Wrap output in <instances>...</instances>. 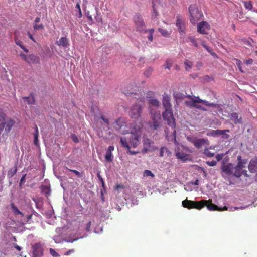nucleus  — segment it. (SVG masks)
<instances>
[{"instance_id": "nucleus-13", "label": "nucleus", "mask_w": 257, "mask_h": 257, "mask_svg": "<svg viewBox=\"0 0 257 257\" xmlns=\"http://www.w3.org/2000/svg\"><path fill=\"white\" fill-rule=\"evenodd\" d=\"M83 221H74L73 224V230L76 232L77 234H78L80 236L77 237V238L74 239V240H76L78 238H81L83 237V236H81V234L83 231Z\"/></svg>"}, {"instance_id": "nucleus-27", "label": "nucleus", "mask_w": 257, "mask_h": 257, "mask_svg": "<svg viewBox=\"0 0 257 257\" xmlns=\"http://www.w3.org/2000/svg\"><path fill=\"white\" fill-rule=\"evenodd\" d=\"M208 141L207 139H205V138L198 139L197 138L196 140L195 143L194 145L196 148H199L203 145H204L205 144H207L208 143Z\"/></svg>"}, {"instance_id": "nucleus-48", "label": "nucleus", "mask_w": 257, "mask_h": 257, "mask_svg": "<svg viewBox=\"0 0 257 257\" xmlns=\"http://www.w3.org/2000/svg\"><path fill=\"white\" fill-rule=\"evenodd\" d=\"M100 119H101L104 122L107 124V125H110V122H109V119L106 117V116L104 115H101L100 116Z\"/></svg>"}, {"instance_id": "nucleus-56", "label": "nucleus", "mask_w": 257, "mask_h": 257, "mask_svg": "<svg viewBox=\"0 0 257 257\" xmlns=\"http://www.w3.org/2000/svg\"><path fill=\"white\" fill-rule=\"evenodd\" d=\"M171 66H172L171 62L169 60H167L166 62V64H165L166 68L170 69Z\"/></svg>"}, {"instance_id": "nucleus-37", "label": "nucleus", "mask_w": 257, "mask_h": 257, "mask_svg": "<svg viewBox=\"0 0 257 257\" xmlns=\"http://www.w3.org/2000/svg\"><path fill=\"white\" fill-rule=\"evenodd\" d=\"M201 45L212 56H214L216 55L215 53L213 52V50L207 46L204 41L202 42Z\"/></svg>"}, {"instance_id": "nucleus-32", "label": "nucleus", "mask_w": 257, "mask_h": 257, "mask_svg": "<svg viewBox=\"0 0 257 257\" xmlns=\"http://www.w3.org/2000/svg\"><path fill=\"white\" fill-rule=\"evenodd\" d=\"M35 130L34 133V143L36 145H38L39 144L38 137H39V131L38 128L36 125H35Z\"/></svg>"}, {"instance_id": "nucleus-10", "label": "nucleus", "mask_w": 257, "mask_h": 257, "mask_svg": "<svg viewBox=\"0 0 257 257\" xmlns=\"http://www.w3.org/2000/svg\"><path fill=\"white\" fill-rule=\"evenodd\" d=\"M221 170L222 173L227 175H232L234 176L235 166L232 163H228L226 165L221 166Z\"/></svg>"}, {"instance_id": "nucleus-23", "label": "nucleus", "mask_w": 257, "mask_h": 257, "mask_svg": "<svg viewBox=\"0 0 257 257\" xmlns=\"http://www.w3.org/2000/svg\"><path fill=\"white\" fill-rule=\"evenodd\" d=\"M40 62V58L34 55V54H30L28 55L27 60L26 62L29 64H39Z\"/></svg>"}, {"instance_id": "nucleus-57", "label": "nucleus", "mask_w": 257, "mask_h": 257, "mask_svg": "<svg viewBox=\"0 0 257 257\" xmlns=\"http://www.w3.org/2000/svg\"><path fill=\"white\" fill-rule=\"evenodd\" d=\"M203 66V63L201 61H198L196 64L197 70H200Z\"/></svg>"}, {"instance_id": "nucleus-31", "label": "nucleus", "mask_w": 257, "mask_h": 257, "mask_svg": "<svg viewBox=\"0 0 257 257\" xmlns=\"http://www.w3.org/2000/svg\"><path fill=\"white\" fill-rule=\"evenodd\" d=\"M14 121L12 119H10L6 123H5V125L6 124L5 131L9 132L14 125Z\"/></svg>"}, {"instance_id": "nucleus-41", "label": "nucleus", "mask_w": 257, "mask_h": 257, "mask_svg": "<svg viewBox=\"0 0 257 257\" xmlns=\"http://www.w3.org/2000/svg\"><path fill=\"white\" fill-rule=\"evenodd\" d=\"M158 31L162 34V35L164 37H169L170 35L169 33L166 30L159 28H158Z\"/></svg>"}, {"instance_id": "nucleus-14", "label": "nucleus", "mask_w": 257, "mask_h": 257, "mask_svg": "<svg viewBox=\"0 0 257 257\" xmlns=\"http://www.w3.org/2000/svg\"><path fill=\"white\" fill-rule=\"evenodd\" d=\"M186 98H189L190 100L194 101L195 103H202L205 106L216 107L217 104L213 103H209L208 101L201 99L198 96L193 97L191 95H188L186 96Z\"/></svg>"}, {"instance_id": "nucleus-28", "label": "nucleus", "mask_w": 257, "mask_h": 257, "mask_svg": "<svg viewBox=\"0 0 257 257\" xmlns=\"http://www.w3.org/2000/svg\"><path fill=\"white\" fill-rule=\"evenodd\" d=\"M171 153L170 151L165 147H162L161 148L160 152V156L163 157L164 156H169Z\"/></svg>"}, {"instance_id": "nucleus-5", "label": "nucleus", "mask_w": 257, "mask_h": 257, "mask_svg": "<svg viewBox=\"0 0 257 257\" xmlns=\"http://www.w3.org/2000/svg\"><path fill=\"white\" fill-rule=\"evenodd\" d=\"M247 162V159H243L240 155L237 156V164L235 166L234 176L238 178L242 175V169L245 167Z\"/></svg>"}, {"instance_id": "nucleus-33", "label": "nucleus", "mask_w": 257, "mask_h": 257, "mask_svg": "<svg viewBox=\"0 0 257 257\" xmlns=\"http://www.w3.org/2000/svg\"><path fill=\"white\" fill-rule=\"evenodd\" d=\"M11 209L12 210V211L13 212L14 214L15 215H21L22 216H24V214L20 211L19 209L17 208V207H16L13 203H12L11 204Z\"/></svg>"}, {"instance_id": "nucleus-39", "label": "nucleus", "mask_w": 257, "mask_h": 257, "mask_svg": "<svg viewBox=\"0 0 257 257\" xmlns=\"http://www.w3.org/2000/svg\"><path fill=\"white\" fill-rule=\"evenodd\" d=\"M6 116V114L2 110H0V125L3 124L5 125L4 121Z\"/></svg>"}, {"instance_id": "nucleus-29", "label": "nucleus", "mask_w": 257, "mask_h": 257, "mask_svg": "<svg viewBox=\"0 0 257 257\" xmlns=\"http://www.w3.org/2000/svg\"><path fill=\"white\" fill-rule=\"evenodd\" d=\"M41 191L43 193L45 196L48 197L51 193V189L50 187L46 185H42L41 187Z\"/></svg>"}, {"instance_id": "nucleus-36", "label": "nucleus", "mask_w": 257, "mask_h": 257, "mask_svg": "<svg viewBox=\"0 0 257 257\" xmlns=\"http://www.w3.org/2000/svg\"><path fill=\"white\" fill-rule=\"evenodd\" d=\"M243 4H244V6L246 9L248 10H251L253 8V5L251 1H242Z\"/></svg>"}, {"instance_id": "nucleus-25", "label": "nucleus", "mask_w": 257, "mask_h": 257, "mask_svg": "<svg viewBox=\"0 0 257 257\" xmlns=\"http://www.w3.org/2000/svg\"><path fill=\"white\" fill-rule=\"evenodd\" d=\"M114 147L113 146H109L106 151V153L105 156V158L106 161L108 162H111L113 160V156L112 154V151L114 150Z\"/></svg>"}, {"instance_id": "nucleus-52", "label": "nucleus", "mask_w": 257, "mask_h": 257, "mask_svg": "<svg viewBox=\"0 0 257 257\" xmlns=\"http://www.w3.org/2000/svg\"><path fill=\"white\" fill-rule=\"evenodd\" d=\"M50 254L54 257H57L59 256L57 252L55 251V250L52 248L50 249Z\"/></svg>"}, {"instance_id": "nucleus-22", "label": "nucleus", "mask_w": 257, "mask_h": 257, "mask_svg": "<svg viewBox=\"0 0 257 257\" xmlns=\"http://www.w3.org/2000/svg\"><path fill=\"white\" fill-rule=\"evenodd\" d=\"M113 125L115 129L119 132L120 129L125 125V121L124 119L119 117L115 120Z\"/></svg>"}, {"instance_id": "nucleus-62", "label": "nucleus", "mask_w": 257, "mask_h": 257, "mask_svg": "<svg viewBox=\"0 0 257 257\" xmlns=\"http://www.w3.org/2000/svg\"><path fill=\"white\" fill-rule=\"evenodd\" d=\"M75 252V250L74 249H70L68 251H66L64 254L65 255H69L71 253H73Z\"/></svg>"}, {"instance_id": "nucleus-2", "label": "nucleus", "mask_w": 257, "mask_h": 257, "mask_svg": "<svg viewBox=\"0 0 257 257\" xmlns=\"http://www.w3.org/2000/svg\"><path fill=\"white\" fill-rule=\"evenodd\" d=\"M189 20L192 24H195L203 17L202 11L196 4L191 5L188 8Z\"/></svg>"}, {"instance_id": "nucleus-49", "label": "nucleus", "mask_w": 257, "mask_h": 257, "mask_svg": "<svg viewBox=\"0 0 257 257\" xmlns=\"http://www.w3.org/2000/svg\"><path fill=\"white\" fill-rule=\"evenodd\" d=\"M34 29L35 30H38L40 29H44V26L42 24H35L33 26Z\"/></svg>"}, {"instance_id": "nucleus-24", "label": "nucleus", "mask_w": 257, "mask_h": 257, "mask_svg": "<svg viewBox=\"0 0 257 257\" xmlns=\"http://www.w3.org/2000/svg\"><path fill=\"white\" fill-rule=\"evenodd\" d=\"M224 131H227V133H229L230 132L229 130H211L207 133V135L208 136H212V137L220 136L221 135L223 134V133H224Z\"/></svg>"}, {"instance_id": "nucleus-60", "label": "nucleus", "mask_w": 257, "mask_h": 257, "mask_svg": "<svg viewBox=\"0 0 257 257\" xmlns=\"http://www.w3.org/2000/svg\"><path fill=\"white\" fill-rule=\"evenodd\" d=\"M15 43L18 45L19 46H20L21 48H23L22 47L24 46L23 44H22V42L21 41H20V40H18V39H16L15 40Z\"/></svg>"}, {"instance_id": "nucleus-47", "label": "nucleus", "mask_w": 257, "mask_h": 257, "mask_svg": "<svg viewBox=\"0 0 257 257\" xmlns=\"http://www.w3.org/2000/svg\"><path fill=\"white\" fill-rule=\"evenodd\" d=\"M152 72H153V68L149 67L148 69H147L146 70V71L144 72V75L146 77H148L150 76V75L151 74Z\"/></svg>"}, {"instance_id": "nucleus-43", "label": "nucleus", "mask_w": 257, "mask_h": 257, "mask_svg": "<svg viewBox=\"0 0 257 257\" xmlns=\"http://www.w3.org/2000/svg\"><path fill=\"white\" fill-rule=\"evenodd\" d=\"M143 175L146 177L150 176L152 178L154 177V174L150 170H145L144 171Z\"/></svg>"}, {"instance_id": "nucleus-12", "label": "nucleus", "mask_w": 257, "mask_h": 257, "mask_svg": "<svg viewBox=\"0 0 257 257\" xmlns=\"http://www.w3.org/2000/svg\"><path fill=\"white\" fill-rule=\"evenodd\" d=\"M206 202L204 203V206H206L207 209L210 211H223V210H227V207L226 206H224L223 208L219 207L217 205L213 204L212 203L211 200H204Z\"/></svg>"}, {"instance_id": "nucleus-8", "label": "nucleus", "mask_w": 257, "mask_h": 257, "mask_svg": "<svg viewBox=\"0 0 257 257\" xmlns=\"http://www.w3.org/2000/svg\"><path fill=\"white\" fill-rule=\"evenodd\" d=\"M176 25L181 35H184L186 33L185 20L180 15L176 17Z\"/></svg>"}, {"instance_id": "nucleus-44", "label": "nucleus", "mask_w": 257, "mask_h": 257, "mask_svg": "<svg viewBox=\"0 0 257 257\" xmlns=\"http://www.w3.org/2000/svg\"><path fill=\"white\" fill-rule=\"evenodd\" d=\"M194 103H195L194 101L193 100H191L190 101H185V105L189 108H193Z\"/></svg>"}, {"instance_id": "nucleus-19", "label": "nucleus", "mask_w": 257, "mask_h": 257, "mask_svg": "<svg viewBox=\"0 0 257 257\" xmlns=\"http://www.w3.org/2000/svg\"><path fill=\"white\" fill-rule=\"evenodd\" d=\"M154 144V142L148 138H144L143 140V152L146 153L150 151L152 147V145Z\"/></svg>"}, {"instance_id": "nucleus-45", "label": "nucleus", "mask_w": 257, "mask_h": 257, "mask_svg": "<svg viewBox=\"0 0 257 257\" xmlns=\"http://www.w3.org/2000/svg\"><path fill=\"white\" fill-rule=\"evenodd\" d=\"M204 153L208 157H213L214 155V153L211 152L209 149H205Z\"/></svg>"}, {"instance_id": "nucleus-17", "label": "nucleus", "mask_w": 257, "mask_h": 257, "mask_svg": "<svg viewBox=\"0 0 257 257\" xmlns=\"http://www.w3.org/2000/svg\"><path fill=\"white\" fill-rule=\"evenodd\" d=\"M170 101V96L167 94H164L163 95L162 104L165 110L172 109V105Z\"/></svg>"}, {"instance_id": "nucleus-59", "label": "nucleus", "mask_w": 257, "mask_h": 257, "mask_svg": "<svg viewBox=\"0 0 257 257\" xmlns=\"http://www.w3.org/2000/svg\"><path fill=\"white\" fill-rule=\"evenodd\" d=\"M69 171L72 172H73L75 174H76L78 177H80L81 176L80 173L79 171H77L76 170L69 169Z\"/></svg>"}, {"instance_id": "nucleus-55", "label": "nucleus", "mask_w": 257, "mask_h": 257, "mask_svg": "<svg viewBox=\"0 0 257 257\" xmlns=\"http://www.w3.org/2000/svg\"><path fill=\"white\" fill-rule=\"evenodd\" d=\"M206 164L209 166H216L217 162L215 161H207Z\"/></svg>"}, {"instance_id": "nucleus-21", "label": "nucleus", "mask_w": 257, "mask_h": 257, "mask_svg": "<svg viewBox=\"0 0 257 257\" xmlns=\"http://www.w3.org/2000/svg\"><path fill=\"white\" fill-rule=\"evenodd\" d=\"M229 117L235 124H241L242 122V118L239 116L236 112H232L229 114Z\"/></svg>"}, {"instance_id": "nucleus-61", "label": "nucleus", "mask_w": 257, "mask_h": 257, "mask_svg": "<svg viewBox=\"0 0 257 257\" xmlns=\"http://www.w3.org/2000/svg\"><path fill=\"white\" fill-rule=\"evenodd\" d=\"M227 131H224L223 134H222V138L224 139H228L230 137L229 135L226 134Z\"/></svg>"}, {"instance_id": "nucleus-18", "label": "nucleus", "mask_w": 257, "mask_h": 257, "mask_svg": "<svg viewBox=\"0 0 257 257\" xmlns=\"http://www.w3.org/2000/svg\"><path fill=\"white\" fill-rule=\"evenodd\" d=\"M248 168L250 172L254 173L257 172V156L252 158L248 164Z\"/></svg>"}, {"instance_id": "nucleus-7", "label": "nucleus", "mask_w": 257, "mask_h": 257, "mask_svg": "<svg viewBox=\"0 0 257 257\" xmlns=\"http://www.w3.org/2000/svg\"><path fill=\"white\" fill-rule=\"evenodd\" d=\"M137 31L143 32L145 30L146 25L142 17L139 14H136L133 18Z\"/></svg>"}, {"instance_id": "nucleus-50", "label": "nucleus", "mask_w": 257, "mask_h": 257, "mask_svg": "<svg viewBox=\"0 0 257 257\" xmlns=\"http://www.w3.org/2000/svg\"><path fill=\"white\" fill-rule=\"evenodd\" d=\"M235 60L236 61V64H237V66H238V68H239L240 71L242 73L243 72V71L242 69V67H241V64H242V62L241 61L238 59H235Z\"/></svg>"}, {"instance_id": "nucleus-51", "label": "nucleus", "mask_w": 257, "mask_h": 257, "mask_svg": "<svg viewBox=\"0 0 257 257\" xmlns=\"http://www.w3.org/2000/svg\"><path fill=\"white\" fill-rule=\"evenodd\" d=\"M229 161V158L228 157L226 156L225 157H224L223 159V160L221 162V166H223V165H226L227 164H228V162Z\"/></svg>"}, {"instance_id": "nucleus-64", "label": "nucleus", "mask_w": 257, "mask_h": 257, "mask_svg": "<svg viewBox=\"0 0 257 257\" xmlns=\"http://www.w3.org/2000/svg\"><path fill=\"white\" fill-rule=\"evenodd\" d=\"M26 174L23 175L22 177L20 179V185L23 183L25 182V177H26Z\"/></svg>"}, {"instance_id": "nucleus-34", "label": "nucleus", "mask_w": 257, "mask_h": 257, "mask_svg": "<svg viewBox=\"0 0 257 257\" xmlns=\"http://www.w3.org/2000/svg\"><path fill=\"white\" fill-rule=\"evenodd\" d=\"M17 167L16 165L14 167V168L10 169L7 173V176L9 178H12L17 172Z\"/></svg>"}, {"instance_id": "nucleus-15", "label": "nucleus", "mask_w": 257, "mask_h": 257, "mask_svg": "<svg viewBox=\"0 0 257 257\" xmlns=\"http://www.w3.org/2000/svg\"><path fill=\"white\" fill-rule=\"evenodd\" d=\"M33 254L34 257H40L43 254V251L42 245L40 243H37L32 246Z\"/></svg>"}, {"instance_id": "nucleus-20", "label": "nucleus", "mask_w": 257, "mask_h": 257, "mask_svg": "<svg viewBox=\"0 0 257 257\" xmlns=\"http://www.w3.org/2000/svg\"><path fill=\"white\" fill-rule=\"evenodd\" d=\"M55 44L57 46L63 48L68 47L70 45L69 41L66 36L61 37L59 40L56 41Z\"/></svg>"}, {"instance_id": "nucleus-35", "label": "nucleus", "mask_w": 257, "mask_h": 257, "mask_svg": "<svg viewBox=\"0 0 257 257\" xmlns=\"http://www.w3.org/2000/svg\"><path fill=\"white\" fill-rule=\"evenodd\" d=\"M184 64L185 65V69L187 71H189L191 69L193 65V63L192 61H190L188 59H186L184 62Z\"/></svg>"}, {"instance_id": "nucleus-58", "label": "nucleus", "mask_w": 257, "mask_h": 257, "mask_svg": "<svg viewBox=\"0 0 257 257\" xmlns=\"http://www.w3.org/2000/svg\"><path fill=\"white\" fill-rule=\"evenodd\" d=\"M91 226V221H89L87 223L86 226V228H85V229H86V230L87 232H89L90 231Z\"/></svg>"}, {"instance_id": "nucleus-30", "label": "nucleus", "mask_w": 257, "mask_h": 257, "mask_svg": "<svg viewBox=\"0 0 257 257\" xmlns=\"http://www.w3.org/2000/svg\"><path fill=\"white\" fill-rule=\"evenodd\" d=\"M22 99L26 101L28 104H34L35 102V98L33 95L28 97H23Z\"/></svg>"}, {"instance_id": "nucleus-46", "label": "nucleus", "mask_w": 257, "mask_h": 257, "mask_svg": "<svg viewBox=\"0 0 257 257\" xmlns=\"http://www.w3.org/2000/svg\"><path fill=\"white\" fill-rule=\"evenodd\" d=\"M196 139H197V137H194L193 136H191V135L188 136L187 137V140L188 141H189L190 142L193 143L194 145L195 143Z\"/></svg>"}, {"instance_id": "nucleus-6", "label": "nucleus", "mask_w": 257, "mask_h": 257, "mask_svg": "<svg viewBox=\"0 0 257 257\" xmlns=\"http://www.w3.org/2000/svg\"><path fill=\"white\" fill-rule=\"evenodd\" d=\"M143 110V106L138 103L134 104L129 111V115L132 118H140Z\"/></svg>"}, {"instance_id": "nucleus-42", "label": "nucleus", "mask_w": 257, "mask_h": 257, "mask_svg": "<svg viewBox=\"0 0 257 257\" xmlns=\"http://www.w3.org/2000/svg\"><path fill=\"white\" fill-rule=\"evenodd\" d=\"M188 39L192 43V44L194 46H195L196 47H198V43L197 42V40H196V39L194 37L189 36V37H188Z\"/></svg>"}, {"instance_id": "nucleus-38", "label": "nucleus", "mask_w": 257, "mask_h": 257, "mask_svg": "<svg viewBox=\"0 0 257 257\" xmlns=\"http://www.w3.org/2000/svg\"><path fill=\"white\" fill-rule=\"evenodd\" d=\"M144 32L145 33H146V32H148L149 35L148 37V39L149 41H150L151 42H152L153 40V33L154 32V29L152 28V29H150L148 30H145L144 31Z\"/></svg>"}, {"instance_id": "nucleus-4", "label": "nucleus", "mask_w": 257, "mask_h": 257, "mask_svg": "<svg viewBox=\"0 0 257 257\" xmlns=\"http://www.w3.org/2000/svg\"><path fill=\"white\" fill-rule=\"evenodd\" d=\"M162 117L164 120L167 122L169 126L175 128L176 122L173 116L172 109L165 110L162 113Z\"/></svg>"}, {"instance_id": "nucleus-3", "label": "nucleus", "mask_w": 257, "mask_h": 257, "mask_svg": "<svg viewBox=\"0 0 257 257\" xmlns=\"http://www.w3.org/2000/svg\"><path fill=\"white\" fill-rule=\"evenodd\" d=\"M205 202L204 200H202L200 201H193L186 199L182 201V205L183 207L188 209L195 208L200 210L204 207V203Z\"/></svg>"}, {"instance_id": "nucleus-26", "label": "nucleus", "mask_w": 257, "mask_h": 257, "mask_svg": "<svg viewBox=\"0 0 257 257\" xmlns=\"http://www.w3.org/2000/svg\"><path fill=\"white\" fill-rule=\"evenodd\" d=\"M176 157L183 161H186L189 159L190 155L186 153L181 151H176Z\"/></svg>"}, {"instance_id": "nucleus-16", "label": "nucleus", "mask_w": 257, "mask_h": 257, "mask_svg": "<svg viewBox=\"0 0 257 257\" xmlns=\"http://www.w3.org/2000/svg\"><path fill=\"white\" fill-rule=\"evenodd\" d=\"M149 103V109L150 110V114L153 111H159L156 110V109H158L160 106L159 101L156 99H150L148 101Z\"/></svg>"}, {"instance_id": "nucleus-53", "label": "nucleus", "mask_w": 257, "mask_h": 257, "mask_svg": "<svg viewBox=\"0 0 257 257\" xmlns=\"http://www.w3.org/2000/svg\"><path fill=\"white\" fill-rule=\"evenodd\" d=\"M97 177L99 178V180L100 181V182H101L102 186L104 187V182L103 179L102 178L101 176L100 175V172H97Z\"/></svg>"}, {"instance_id": "nucleus-9", "label": "nucleus", "mask_w": 257, "mask_h": 257, "mask_svg": "<svg viewBox=\"0 0 257 257\" xmlns=\"http://www.w3.org/2000/svg\"><path fill=\"white\" fill-rule=\"evenodd\" d=\"M151 118L152 122L150 123V127L154 130L157 129L160 126V121L161 120V115L160 111L151 112Z\"/></svg>"}, {"instance_id": "nucleus-54", "label": "nucleus", "mask_w": 257, "mask_h": 257, "mask_svg": "<svg viewBox=\"0 0 257 257\" xmlns=\"http://www.w3.org/2000/svg\"><path fill=\"white\" fill-rule=\"evenodd\" d=\"M224 156V154H218L216 156V159L217 161H220L222 160Z\"/></svg>"}, {"instance_id": "nucleus-1", "label": "nucleus", "mask_w": 257, "mask_h": 257, "mask_svg": "<svg viewBox=\"0 0 257 257\" xmlns=\"http://www.w3.org/2000/svg\"><path fill=\"white\" fill-rule=\"evenodd\" d=\"M141 135L142 131L140 126L138 125H135L131 126L129 141H127L125 137H121L120 143L123 147L127 149L130 154L132 155L135 154L137 152L130 150V144L133 148H136L140 143Z\"/></svg>"}, {"instance_id": "nucleus-11", "label": "nucleus", "mask_w": 257, "mask_h": 257, "mask_svg": "<svg viewBox=\"0 0 257 257\" xmlns=\"http://www.w3.org/2000/svg\"><path fill=\"white\" fill-rule=\"evenodd\" d=\"M197 31L202 34H207L208 33L206 30L210 29V25L206 21H201L199 22L197 25Z\"/></svg>"}, {"instance_id": "nucleus-63", "label": "nucleus", "mask_w": 257, "mask_h": 257, "mask_svg": "<svg viewBox=\"0 0 257 257\" xmlns=\"http://www.w3.org/2000/svg\"><path fill=\"white\" fill-rule=\"evenodd\" d=\"M20 55L26 62V61L27 60L28 56H27L23 53H21L20 54Z\"/></svg>"}, {"instance_id": "nucleus-40", "label": "nucleus", "mask_w": 257, "mask_h": 257, "mask_svg": "<svg viewBox=\"0 0 257 257\" xmlns=\"http://www.w3.org/2000/svg\"><path fill=\"white\" fill-rule=\"evenodd\" d=\"M154 0H153L152 2V7L153 10V12L152 13V17L156 18L158 15V13L157 11V9L155 7L156 4L155 3Z\"/></svg>"}]
</instances>
